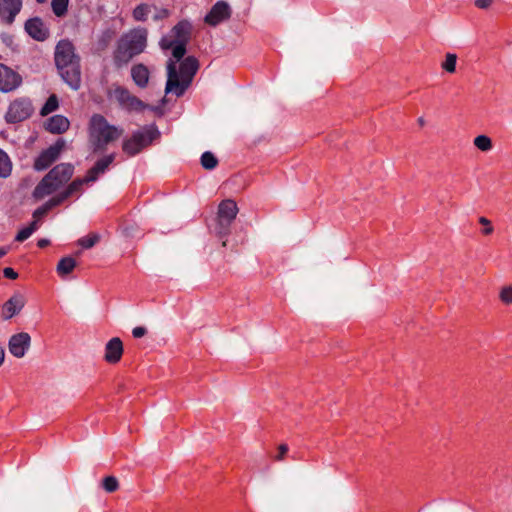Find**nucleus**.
Masks as SVG:
<instances>
[{"label": "nucleus", "mask_w": 512, "mask_h": 512, "mask_svg": "<svg viewBox=\"0 0 512 512\" xmlns=\"http://www.w3.org/2000/svg\"><path fill=\"white\" fill-rule=\"evenodd\" d=\"M192 25L186 20L178 22L159 42L161 49L172 50V58L167 61L166 94L173 93L182 96L192 83L199 69V62L194 56L184 58L186 45L191 39Z\"/></svg>", "instance_id": "f257e3e1"}, {"label": "nucleus", "mask_w": 512, "mask_h": 512, "mask_svg": "<svg viewBox=\"0 0 512 512\" xmlns=\"http://www.w3.org/2000/svg\"><path fill=\"white\" fill-rule=\"evenodd\" d=\"M54 59L64 82L73 90H78L81 86L80 58L76 55L73 44L68 40L59 41Z\"/></svg>", "instance_id": "f03ea898"}, {"label": "nucleus", "mask_w": 512, "mask_h": 512, "mask_svg": "<svg viewBox=\"0 0 512 512\" xmlns=\"http://www.w3.org/2000/svg\"><path fill=\"white\" fill-rule=\"evenodd\" d=\"M88 142L93 152L102 153L123 134V129L111 125L101 114H93L88 123Z\"/></svg>", "instance_id": "7ed1b4c3"}, {"label": "nucleus", "mask_w": 512, "mask_h": 512, "mask_svg": "<svg viewBox=\"0 0 512 512\" xmlns=\"http://www.w3.org/2000/svg\"><path fill=\"white\" fill-rule=\"evenodd\" d=\"M148 32L145 28L132 29L118 40L113 59L117 67L127 65L136 55L141 54L147 46Z\"/></svg>", "instance_id": "20e7f679"}, {"label": "nucleus", "mask_w": 512, "mask_h": 512, "mask_svg": "<svg viewBox=\"0 0 512 512\" xmlns=\"http://www.w3.org/2000/svg\"><path fill=\"white\" fill-rule=\"evenodd\" d=\"M74 173V166L70 163H61L51 169L37 184L33 191L35 199H43L51 195L67 183Z\"/></svg>", "instance_id": "39448f33"}, {"label": "nucleus", "mask_w": 512, "mask_h": 512, "mask_svg": "<svg viewBox=\"0 0 512 512\" xmlns=\"http://www.w3.org/2000/svg\"><path fill=\"white\" fill-rule=\"evenodd\" d=\"M158 134L154 126H144L123 141L122 150L128 156H134L150 145Z\"/></svg>", "instance_id": "423d86ee"}, {"label": "nucleus", "mask_w": 512, "mask_h": 512, "mask_svg": "<svg viewBox=\"0 0 512 512\" xmlns=\"http://www.w3.org/2000/svg\"><path fill=\"white\" fill-rule=\"evenodd\" d=\"M111 98L115 99L121 107L127 110L140 111L145 105L136 96L132 95L127 89L117 86L110 92Z\"/></svg>", "instance_id": "0eeeda50"}, {"label": "nucleus", "mask_w": 512, "mask_h": 512, "mask_svg": "<svg viewBox=\"0 0 512 512\" xmlns=\"http://www.w3.org/2000/svg\"><path fill=\"white\" fill-rule=\"evenodd\" d=\"M33 108L30 101L17 99L13 101L6 113V120L11 123L21 122L32 114Z\"/></svg>", "instance_id": "6e6552de"}, {"label": "nucleus", "mask_w": 512, "mask_h": 512, "mask_svg": "<svg viewBox=\"0 0 512 512\" xmlns=\"http://www.w3.org/2000/svg\"><path fill=\"white\" fill-rule=\"evenodd\" d=\"M22 84V77L10 67L0 63V91L9 93Z\"/></svg>", "instance_id": "1a4fd4ad"}, {"label": "nucleus", "mask_w": 512, "mask_h": 512, "mask_svg": "<svg viewBox=\"0 0 512 512\" xmlns=\"http://www.w3.org/2000/svg\"><path fill=\"white\" fill-rule=\"evenodd\" d=\"M31 346V337L27 332H20L10 337L9 352L16 358H23Z\"/></svg>", "instance_id": "9d476101"}, {"label": "nucleus", "mask_w": 512, "mask_h": 512, "mask_svg": "<svg viewBox=\"0 0 512 512\" xmlns=\"http://www.w3.org/2000/svg\"><path fill=\"white\" fill-rule=\"evenodd\" d=\"M231 16V8L225 1H217L205 16L204 22L210 26H217L221 22L228 20Z\"/></svg>", "instance_id": "9b49d317"}, {"label": "nucleus", "mask_w": 512, "mask_h": 512, "mask_svg": "<svg viewBox=\"0 0 512 512\" xmlns=\"http://www.w3.org/2000/svg\"><path fill=\"white\" fill-rule=\"evenodd\" d=\"M64 145L63 140H58L54 145L43 151L35 160L34 168L41 171L49 167L59 157Z\"/></svg>", "instance_id": "f8f14e48"}, {"label": "nucleus", "mask_w": 512, "mask_h": 512, "mask_svg": "<svg viewBox=\"0 0 512 512\" xmlns=\"http://www.w3.org/2000/svg\"><path fill=\"white\" fill-rule=\"evenodd\" d=\"M22 9V0H0V19L10 25Z\"/></svg>", "instance_id": "ddd939ff"}, {"label": "nucleus", "mask_w": 512, "mask_h": 512, "mask_svg": "<svg viewBox=\"0 0 512 512\" xmlns=\"http://www.w3.org/2000/svg\"><path fill=\"white\" fill-rule=\"evenodd\" d=\"M25 303V297L20 293H15L4 303L2 307V318L5 320L11 319L13 316L20 313Z\"/></svg>", "instance_id": "4468645a"}, {"label": "nucleus", "mask_w": 512, "mask_h": 512, "mask_svg": "<svg viewBox=\"0 0 512 512\" xmlns=\"http://www.w3.org/2000/svg\"><path fill=\"white\" fill-rule=\"evenodd\" d=\"M25 30L37 41H44L49 34L48 29L40 18H32L28 20L25 23Z\"/></svg>", "instance_id": "2eb2a0df"}, {"label": "nucleus", "mask_w": 512, "mask_h": 512, "mask_svg": "<svg viewBox=\"0 0 512 512\" xmlns=\"http://www.w3.org/2000/svg\"><path fill=\"white\" fill-rule=\"evenodd\" d=\"M123 354V344L120 338L114 337L108 341L105 346V356L104 359L108 363H117L120 361L121 356Z\"/></svg>", "instance_id": "dca6fc26"}, {"label": "nucleus", "mask_w": 512, "mask_h": 512, "mask_svg": "<svg viewBox=\"0 0 512 512\" xmlns=\"http://www.w3.org/2000/svg\"><path fill=\"white\" fill-rule=\"evenodd\" d=\"M69 126V120L63 115H54L45 124L46 130L53 134H62L69 129Z\"/></svg>", "instance_id": "f3484780"}, {"label": "nucleus", "mask_w": 512, "mask_h": 512, "mask_svg": "<svg viewBox=\"0 0 512 512\" xmlns=\"http://www.w3.org/2000/svg\"><path fill=\"white\" fill-rule=\"evenodd\" d=\"M115 154H109L99 159L95 165L88 170L87 172V180H91L92 182L96 181L100 174H103L109 165L114 161Z\"/></svg>", "instance_id": "a211bd4d"}, {"label": "nucleus", "mask_w": 512, "mask_h": 512, "mask_svg": "<svg viewBox=\"0 0 512 512\" xmlns=\"http://www.w3.org/2000/svg\"><path fill=\"white\" fill-rule=\"evenodd\" d=\"M238 213V207L234 200L226 199L223 200L219 206H218V213L217 215L228 219L230 221H234Z\"/></svg>", "instance_id": "6ab92c4d"}, {"label": "nucleus", "mask_w": 512, "mask_h": 512, "mask_svg": "<svg viewBox=\"0 0 512 512\" xmlns=\"http://www.w3.org/2000/svg\"><path fill=\"white\" fill-rule=\"evenodd\" d=\"M149 70L143 64L134 65L131 68V76L135 84L141 88H145L149 81Z\"/></svg>", "instance_id": "aec40b11"}, {"label": "nucleus", "mask_w": 512, "mask_h": 512, "mask_svg": "<svg viewBox=\"0 0 512 512\" xmlns=\"http://www.w3.org/2000/svg\"><path fill=\"white\" fill-rule=\"evenodd\" d=\"M77 262L70 256L63 257L57 264L56 271L61 277L69 275L76 267Z\"/></svg>", "instance_id": "412c9836"}, {"label": "nucleus", "mask_w": 512, "mask_h": 512, "mask_svg": "<svg viewBox=\"0 0 512 512\" xmlns=\"http://www.w3.org/2000/svg\"><path fill=\"white\" fill-rule=\"evenodd\" d=\"M232 223V221L217 215L216 225L214 227L215 234L219 237L227 236L230 232V227Z\"/></svg>", "instance_id": "4be33fe9"}, {"label": "nucleus", "mask_w": 512, "mask_h": 512, "mask_svg": "<svg viewBox=\"0 0 512 512\" xmlns=\"http://www.w3.org/2000/svg\"><path fill=\"white\" fill-rule=\"evenodd\" d=\"M12 163L8 155L0 149V177L6 178L11 174Z\"/></svg>", "instance_id": "5701e85b"}, {"label": "nucleus", "mask_w": 512, "mask_h": 512, "mask_svg": "<svg viewBox=\"0 0 512 512\" xmlns=\"http://www.w3.org/2000/svg\"><path fill=\"white\" fill-rule=\"evenodd\" d=\"M473 144L482 152H488L493 148L492 140L487 135H478L474 138Z\"/></svg>", "instance_id": "b1692460"}, {"label": "nucleus", "mask_w": 512, "mask_h": 512, "mask_svg": "<svg viewBox=\"0 0 512 512\" xmlns=\"http://www.w3.org/2000/svg\"><path fill=\"white\" fill-rule=\"evenodd\" d=\"M39 225H37V220H33L29 226L23 228L18 232V234L15 237L16 241L23 242L26 239H28L33 232H35L38 229Z\"/></svg>", "instance_id": "393cba45"}, {"label": "nucleus", "mask_w": 512, "mask_h": 512, "mask_svg": "<svg viewBox=\"0 0 512 512\" xmlns=\"http://www.w3.org/2000/svg\"><path fill=\"white\" fill-rule=\"evenodd\" d=\"M217 164L218 160L212 152L206 151L202 154L201 165L204 169L212 170L217 166Z\"/></svg>", "instance_id": "a878e982"}, {"label": "nucleus", "mask_w": 512, "mask_h": 512, "mask_svg": "<svg viewBox=\"0 0 512 512\" xmlns=\"http://www.w3.org/2000/svg\"><path fill=\"white\" fill-rule=\"evenodd\" d=\"M68 3L69 0H52L51 7L53 13L58 17L64 16L67 13Z\"/></svg>", "instance_id": "bb28decb"}, {"label": "nucleus", "mask_w": 512, "mask_h": 512, "mask_svg": "<svg viewBox=\"0 0 512 512\" xmlns=\"http://www.w3.org/2000/svg\"><path fill=\"white\" fill-rule=\"evenodd\" d=\"M150 13V7L148 4L142 3L136 6L133 10V18L136 21H145L148 14Z\"/></svg>", "instance_id": "cd10ccee"}, {"label": "nucleus", "mask_w": 512, "mask_h": 512, "mask_svg": "<svg viewBox=\"0 0 512 512\" xmlns=\"http://www.w3.org/2000/svg\"><path fill=\"white\" fill-rule=\"evenodd\" d=\"M102 487L108 493H113L118 490L119 482L114 476H107L102 480Z\"/></svg>", "instance_id": "c85d7f7f"}, {"label": "nucleus", "mask_w": 512, "mask_h": 512, "mask_svg": "<svg viewBox=\"0 0 512 512\" xmlns=\"http://www.w3.org/2000/svg\"><path fill=\"white\" fill-rule=\"evenodd\" d=\"M90 182H92V181L87 180V175H86L84 178H77L74 181H72L65 190L70 194V196H72L74 193L81 190V187L83 186V184H87Z\"/></svg>", "instance_id": "c756f323"}, {"label": "nucleus", "mask_w": 512, "mask_h": 512, "mask_svg": "<svg viewBox=\"0 0 512 512\" xmlns=\"http://www.w3.org/2000/svg\"><path fill=\"white\" fill-rule=\"evenodd\" d=\"M456 61H457L456 54L447 53L446 57H445V61L442 63L441 67L448 73H454L456 70Z\"/></svg>", "instance_id": "7c9ffc66"}, {"label": "nucleus", "mask_w": 512, "mask_h": 512, "mask_svg": "<svg viewBox=\"0 0 512 512\" xmlns=\"http://www.w3.org/2000/svg\"><path fill=\"white\" fill-rule=\"evenodd\" d=\"M57 108H58V98L56 95L53 94L47 99L46 103L42 107L41 114L48 115V114L52 113L53 111H55Z\"/></svg>", "instance_id": "2f4dec72"}, {"label": "nucleus", "mask_w": 512, "mask_h": 512, "mask_svg": "<svg viewBox=\"0 0 512 512\" xmlns=\"http://www.w3.org/2000/svg\"><path fill=\"white\" fill-rule=\"evenodd\" d=\"M499 299L505 305L512 304V285H506L500 289Z\"/></svg>", "instance_id": "473e14b6"}, {"label": "nucleus", "mask_w": 512, "mask_h": 512, "mask_svg": "<svg viewBox=\"0 0 512 512\" xmlns=\"http://www.w3.org/2000/svg\"><path fill=\"white\" fill-rule=\"evenodd\" d=\"M100 239L98 234H91L89 236L80 238L77 243L81 245L83 248L89 249L92 248Z\"/></svg>", "instance_id": "72a5a7b5"}, {"label": "nucleus", "mask_w": 512, "mask_h": 512, "mask_svg": "<svg viewBox=\"0 0 512 512\" xmlns=\"http://www.w3.org/2000/svg\"><path fill=\"white\" fill-rule=\"evenodd\" d=\"M69 197H70V194L66 190H64L61 193H59L58 195L49 199L47 201V204L52 209L53 207H56V206L60 205L61 203H63Z\"/></svg>", "instance_id": "f704fd0d"}, {"label": "nucleus", "mask_w": 512, "mask_h": 512, "mask_svg": "<svg viewBox=\"0 0 512 512\" xmlns=\"http://www.w3.org/2000/svg\"><path fill=\"white\" fill-rule=\"evenodd\" d=\"M51 208L48 206L47 202L43 204L41 207L37 208L33 213V220H37V225H39V221L42 217H44Z\"/></svg>", "instance_id": "c9c22d12"}, {"label": "nucleus", "mask_w": 512, "mask_h": 512, "mask_svg": "<svg viewBox=\"0 0 512 512\" xmlns=\"http://www.w3.org/2000/svg\"><path fill=\"white\" fill-rule=\"evenodd\" d=\"M479 223L484 226V229L482 230V233L484 235H491L493 233L494 228L489 219H487L486 217H480Z\"/></svg>", "instance_id": "e433bc0d"}, {"label": "nucleus", "mask_w": 512, "mask_h": 512, "mask_svg": "<svg viewBox=\"0 0 512 512\" xmlns=\"http://www.w3.org/2000/svg\"><path fill=\"white\" fill-rule=\"evenodd\" d=\"M288 450H289V448L286 444H280L278 446V454L274 458L275 461H278V462L283 461L286 454L288 453Z\"/></svg>", "instance_id": "4c0bfd02"}, {"label": "nucleus", "mask_w": 512, "mask_h": 512, "mask_svg": "<svg viewBox=\"0 0 512 512\" xmlns=\"http://www.w3.org/2000/svg\"><path fill=\"white\" fill-rule=\"evenodd\" d=\"M493 3V0H475V6L480 9H487Z\"/></svg>", "instance_id": "58836bf2"}, {"label": "nucleus", "mask_w": 512, "mask_h": 512, "mask_svg": "<svg viewBox=\"0 0 512 512\" xmlns=\"http://www.w3.org/2000/svg\"><path fill=\"white\" fill-rule=\"evenodd\" d=\"M3 274H4V276H5L6 278H9V279H12V280H14V279H16V278L18 277V273H17V272H15V271H14L12 268H10V267H6V268H4V270H3Z\"/></svg>", "instance_id": "ea45409f"}, {"label": "nucleus", "mask_w": 512, "mask_h": 512, "mask_svg": "<svg viewBox=\"0 0 512 512\" xmlns=\"http://www.w3.org/2000/svg\"><path fill=\"white\" fill-rule=\"evenodd\" d=\"M147 330L146 328L144 327H135L133 330H132V334L135 338H141L143 337L145 334H146Z\"/></svg>", "instance_id": "a19ab883"}, {"label": "nucleus", "mask_w": 512, "mask_h": 512, "mask_svg": "<svg viewBox=\"0 0 512 512\" xmlns=\"http://www.w3.org/2000/svg\"><path fill=\"white\" fill-rule=\"evenodd\" d=\"M169 16V11L167 9H162L154 16V20L164 19Z\"/></svg>", "instance_id": "79ce46f5"}, {"label": "nucleus", "mask_w": 512, "mask_h": 512, "mask_svg": "<svg viewBox=\"0 0 512 512\" xmlns=\"http://www.w3.org/2000/svg\"><path fill=\"white\" fill-rule=\"evenodd\" d=\"M49 243H50V242H49V240H48V239H40V240L38 241V243H37V244H38V246H39L40 248H44V247H46L47 245H49Z\"/></svg>", "instance_id": "37998d69"}, {"label": "nucleus", "mask_w": 512, "mask_h": 512, "mask_svg": "<svg viewBox=\"0 0 512 512\" xmlns=\"http://www.w3.org/2000/svg\"><path fill=\"white\" fill-rule=\"evenodd\" d=\"M5 358V351L2 347H0V366L3 364Z\"/></svg>", "instance_id": "c03bdc74"}, {"label": "nucleus", "mask_w": 512, "mask_h": 512, "mask_svg": "<svg viewBox=\"0 0 512 512\" xmlns=\"http://www.w3.org/2000/svg\"><path fill=\"white\" fill-rule=\"evenodd\" d=\"M6 253H7V249H5V248H0V259H1L3 256H5V255H6Z\"/></svg>", "instance_id": "a18cd8bd"}, {"label": "nucleus", "mask_w": 512, "mask_h": 512, "mask_svg": "<svg viewBox=\"0 0 512 512\" xmlns=\"http://www.w3.org/2000/svg\"><path fill=\"white\" fill-rule=\"evenodd\" d=\"M418 123L423 126L425 124V120L421 117L418 119Z\"/></svg>", "instance_id": "49530a36"}, {"label": "nucleus", "mask_w": 512, "mask_h": 512, "mask_svg": "<svg viewBox=\"0 0 512 512\" xmlns=\"http://www.w3.org/2000/svg\"><path fill=\"white\" fill-rule=\"evenodd\" d=\"M38 3H44L46 0H36Z\"/></svg>", "instance_id": "de8ad7c7"}]
</instances>
